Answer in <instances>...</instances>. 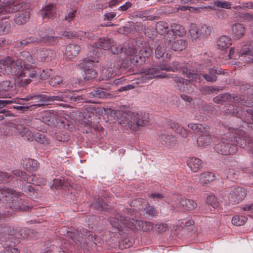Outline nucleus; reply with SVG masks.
I'll use <instances>...</instances> for the list:
<instances>
[{"label":"nucleus","instance_id":"obj_1","mask_svg":"<svg viewBox=\"0 0 253 253\" xmlns=\"http://www.w3.org/2000/svg\"><path fill=\"white\" fill-rule=\"evenodd\" d=\"M34 58L27 51L21 52L16 60L6 57L0 60V76L4 70L7 74L14 77L16 84L21 86L26 85L31 82L27 77L33 79L36 76L35 72L30 73L29 71L34 66Z\"/></svg>","mask_w":253,"mask_h":253},{"label":"nucleus","instance_id":"obj_2","mask_svg":"<svg viewBox=\"0 0 253 253\" xmlns=\"http://www.w3.org/2000/svg\"><path fill=\"white\" fill-rule=\"evenodd\" d=\"M242 123L243 128L248 127ZM224 134L221 142L215 145V150L222 155H233L238 150V147H246L248 151L253 153V138L247 134L243 129L235 128L231 126H225Z\"/></svg>","mask_w":253,"mask_h":253},{"label":"nucleus","instance_id":"obj_3","mask_svg":"<svg viewBox=\"0 0 253 253\" xmlns=\"http://www.w3.org/2000/svg\"><path fill=\"white\" fill-rule=\"evenodd\" d=\"M213 101L216 104L228 105L224 109L227 115L236 116L246 126L247 124L253 125V110L246 108L253 102L251 99L250 102L245 100L243 95L231 96L229 93H224L214 97ZM251 127L253 128V126Z\"/></svg>","mask_w":253,"mask_h":253},{"label":"nucleus","instance_id":"obj_4","mask_svg":"<svg viewBox=\"0 0 253 253\" xmlns=\"http://www.w3.org/2000/svg\"><path fill=\"white\" fill-rule=\"evenodd\" d=\"M181 70L182 73L190 78L195 74V70L191 69L190 66L186 65L184 66L178 61L172 62L171 65L166 63H160L157 66H155L152 68L148 69L141 73L139 77L136 80H133L131 84L122 86L118 89V91L122 92L133 89L141 83H147L148 81L154 78H168V74L163 73V71L176 72L178 70Z\"/></svg>","mask_w":253,"mask_h":253},{"label":"nucleus","instance_id":"obj_5","mask_svg":"<svg viewBox=\"0 0 253 253\" xmlns=\"http://www.w3.org/2000/svg\"><path fill=\"white\" fill-rule=\"evenodd\" d=\"M134 210L124 209L122 212L115 215L114 217H110L109 221L113 227L118 231L125 232V230H140L148 231L153 228V224L150 222L134 219L130 216L133 214Z\"/></svg>","mask_w":253,"mask_h":253},{"label":"nucleus","instance_id":"obj_6","mask_svg":"<svg viewBox=\"0 0 253 253\" xmlns=\"http://www.w3.org/2000/svg\"><path fill=\"white\" fill-rule=\"evenodd\" d=\"M216 60L214 58L210 57L209 58L204 59L202 64L198 65L196 67L195 74L192 78L196 82L201 83L203 78L205 79L207 82H214L217 80L216 75H221L224 73V72L221 68H215V65L216 64Z\"/></svg>","mask_w":253,"mask_h":253},{"label":"nucleus","instance_id":"obj_7","mask_svg":"<svg viewBox=\"0 0 253 253\" xmlns=\"http://www.w3.org/2000/svg\"><path fill=\"white\" fill-rule=\"evenodd\" d=\"M22 195H17L15 190L11 188H3L0 187V201L5 198V201L9 199L11 201L10 208L15 211H29L31 208L25 205L26 202L23 201Z\"/></svg>","mask_w":253,"mask_h":253},{"label":"nucleus","instance_id":"obj_8","mask_svg":"<svg viewBox=\"0 0 253 253\" xmlns=\"http://www.w3.org/2000/svg\"><path fill=\"white\" fill-rule=\"evenodd\" d=\"M32 100L33 102H48L51 101V96L45 94H31L25 98H16L10 100H0V108L12 103H16L20 105L24 104V101Z\"/></svg>","mask_w":253,"mask_h":253},{"label":"nucleus","instance_id":"obj_9","mask_svg":"<svg viewBox=\"0 0 253 253\" xmlns=\"http://www.w3.org/2000/svg\"><path fill=\"white\" fill-rule=\"evenodd\" d=\"M137 50L134 46H131L127 48H125V53L127 58L130 60L131 64L136 65L137 64H142L145 61V57H148L151 52L149 48L143 47L138 54Z\"/></svg>","mask_w":253,"mask_h":253},{"label":"nucleus","instance_id":"obj_10","mask_svg":"<svg viewBox=\"0 0 253 253\" xmlns=\"http://www.w3.org/2000/svg\"><path fill=\"white\" fill-rule=\"evenodd\" d=\"M230 59L242 57L241 60L244 62L253 63V48L251 45H243L236 49L232 47L228 54Z\"/></svg>","mask_w":253,"mask_h":253},{"label":"nucleus","instance_id":"obj_11","mask_svg":"<svg viewBox=\"0 0 253 253\" xmlns=\"http://www.w3.org/2000/svg\"><path fill=\"white\" fill-rule=\"evenodd\" d=\"M150 120L149 114L146 113H132L129 118L127 124L130 129L137 131L141 126L146 125Z\"/></svg>","mask_w":253,"mask_h":253},{"label":"nucleus","instance_id":"obj_12","mask_svg":"<svg viewBox=\"0 0 253 253\" xmlns=\"http://www.w3.org/2000/svg\"><path fill=\"white\" fill-rule=\"evenodd\" d=\"M27 51V50H25ZM30 54L31 53L28 51ZM34 57L33 56V55H31L32 57L34 59V63L33 65H34V66L32 69H30L29 71H30V73L32 72H36V76L34 78H36L37 75V71L35 70V69L36 68V65H35V61L36 60H38L40 62H48L49 61H51L52 59H54L55 57V53L54 51L52 50L49 49H46V48H40L38 49H37L36 52H34L33 54Z\"/></svg>","mask_w":253,"mask_h":253},{"label":"nucleus","instance_id":"obj_13","mask_svg":"<svg viewBox=\"0 0 253 253\" xmlns=\"http://www.w3.org/2000/svg\"><path fill=\"white\" fill-rule=\"evenodd\" d=\"M110 84L103 86L102 88L97 89L93 88V89H89L86 91V93L83 95L82 97L86 98L88 100H92V102L83 101L84 102H88L91 103H94L96 102L95 99L99 98H112L114 95L111 93L106 92L104 90H108L111 89ZM83 101H79L82 102Z\"/></svg>","mask_w":253,"mask_h":253},{"label":"nucleus","instance_id":"obj_14","mask_svg":"<svg viewBox=\"0 0 253 253\" xmlns=\"http://www.w3.org/2000/svg\"><path fill=\"white\" fill-rule=\"evenodd\" d=\"M63 101L73 102L79 101H89L92 102V100H88L86 98L83 97L81 95L77 94L74 91L67 90L64 92H60L56 95L51 96V101Z\"/></svg>","mask_w":253,"mask_h":253},{"label":"nucleus","instance_id":"obj_15","mask_svg":"<svg viewBox=\"0 0 253 253\" xmlns=\"http://www.w3.org/2000/svg\"><path fill=\"white\" fill-rule=\"evenodd\" d=\"M11 131L10 135H20L24 140L29 141H32L34 135L32 132L27 127L22 124H12L9 127Z\"/></svg>","mask_w":253,"mask_h":253},{"label":"nucleus","instance_id":"obj_16","mask_svg":"<svg viewBox=\"0 0 253 253\" xmlns=\"http://www.w3.org/2000/svg\"><path fill=\"white\" fill-rule=\"evenodd\" d=\"M14 0H0V14H5L7 13L17 12L22 7L25 2H22L15 4H12Z\"/></svg>","mask_w":253,"mask_h":253},{"label":"nucleus","instance_id":"obj_17","mask_svg":"<svg viewBox=\"0 0 253 253\" xmlns=\"http://www.w3.org/2000/svg\"><path fill=\"white\" fill-rule=\"evenodd\" d=\"M19 178L27 180L28 176L26 173L20 170L17 169L12 171L10 173L0 171V183L4 181L9 182L10 181L18 180Z\"/></svg>","mask_w":253,"mask_h":253},{"label":"nucleus","instance_id":"obj_18","mask_svg":"<svg viewBox=\"0 0 253 253\" xmlns=\"http://www.w3.org/2000/svg\"><path fill=\"white\" fill-rule=\"evenodd\" d=\"M246 195L247 191L244 188L239 186L232 187L228 194V199L232 204H236L244 199Z\"/></svg>","mask_w":253,"mask_h":253},{"label":"nucleus","instance_id":"obj_19","mask_svg":"<svg viewBox=\"0 0 253 253\" xmlns=\"http://www.w3.org/2000/svg\"><path fill=\"white\" fill-rule=\"evenodd\" d=\"M29 5L26 2L19 10V13L16 14L14 18L15 22L18 25H23L29 21L30 11L29 10Z\"/></svg>","mask_w":253,"mask_h":253},{"label":"nucleus","instance_id":"obj_20","mask_svg":"<svg viewBox=\"0 0 253 253\" xmlns=\"http://www.w3.org/2000/svg\"><path fill=\"white\" fill-rule=\"evenodd\" d=\"M56 112L51 110L45 111L42 116V120L46 126H53L55 127L60 126L59 123H62L58 119Z\"/></svg>","mask_w":253,"mask_h":253},{"label":"nucleus","instance_id":"obj_21","mask_svg":"<svg viewBox=\"0 0 253 253\" xmlns=\"http://www.w3.org/2000/svg\"><path fill=\"white\" fill-rule=\"evenodd\" d=\"M95 62H98L95 57H92L91 60H84V79L86 80V81H89L90 80L93 79L95 78L97 76V72L93 68V67H94L93 63Z\"/></svg>","mask_w":253,"mask_h":253},{"label":"nucleus","instance_id":"obj_22","mask_svg":"<svg viewBox=\"0 0 253 253\" xmlns=\"http://www.w3.org/2000/svg\"><path fill=\"white\" fill-rule=\"evenodd\" d=\"M173 80L177 84L179 89L181 91L189 94L194 91V86L190 81L178 77H174Z\"/></svg>","mask_w":253,"mask_h":253},{"label":"nucleus","instance_id":"obj_23","mask_svg":"<svg viewBox=\"0 0 253 253\" xmlns=\"http://www.w3.org/2000/svg\"><path fill=\"white\" fill-rule=\"evenodd\" d=\"M159 140L162 144L168 148H173L177 144V140L175 136L167 134L166 132L161 133L159 135Z\"/></svg>","mask_w":253,"mask_h":253},{"label":"nucleus","instance_id":"obj_24","mask_svg":"<svg viewBox=\"0 0 253 253\" xmlns=\"http://www.w3.org/2000/svg\"><path fill=\"white\" fill-rule=\"evenodd\" d=\"M81 50L80 46L75 44H70L66 46L64 55L66 59L71 60L77 57Z\"/></svg>","mask_w":253,"mask_h":253},{"label":"nucleus","instance_id":"obj_25","mask_svg":"<svg viewBox=\"0 0 253 253\" xmlns=\"http://www.w3.org/2000/svg\"><path fill=\"white\" fill-rule=\"evenodd\" d=\"M41 15L42 19L52 18L56 16V9L53 4H49L42 6L41 10Z\"/></svg>","mask_w":253,"mask_h":253},{"label":"nucleus","instance_id":"obj_26","mask_svg":"<svg viewBox=\"0 0 253 253\" xmlns=\"http://www.w3.org/2000/svg\"><path fill=\"white\" fill-rule=\"evenodd\" d=\"M14 87V83L10 81H4L0 83V97L2 98H10V94H2V92H9Z\"/></svg>","mask_w":253,"mask_h":253},{"label":"nucleus","instance_id":"obj_27","mask_svg":"<svg viewBox=\"0 0 253 253\" xmlns=\"http://www.w3.org/2000/svg\"><path fill=\"white\" fill-rule=\"evenodd\" d=\"M245 32V27L242 24L237 23L232 26V34L236 39L241 38L244 36Z\"/></svg>","mask_w":253,"mask_h":253},{"label":"nucleus","instance_id":"obj_28","mask_svg":"<svg viewBox=\"0 0 253 253\" xmlns=\"http://www.w3.org/2000/svg\"><path fill=\"white\" fill-rule=\"evenodd\" d=\"M113 43V41L107 37L99 38L97 42H95L93 46L97 48H100L104 50L109 49L111 45Z\"/></svg>","mask_w":253,"mask_h":253},{"label":"nucleus","instance_id":"obj_29","mask_svg":"<svg viewBox=\"0 0 253 253\" xmlns=\"http://www.w3.org/2000/svg\"><path fill=\"white\" fill-rule=\"evenodd\" d=\"M187 163L189 168L194 172H197L202 168L203 164L201 159L195 157L189 158Z\"/></svg>","mask_w":253,"mask_h":253},{"label":"nucleus","instance_id":"obj_30","mask_svg":"<svg viewBox=\"0 0 253 253\" xmlns=\"http://www.w3.org/2000/svg\"><path fill=\"white\" fill-rule=\"evenodd\" d=\"M23 167L29 171H36L39 167L38 162L34 159L25 158L22 160Z\"/></svg>","mask_w":253,"mask_h":253},{"label":"nucleus","instance_id":"obj_31","mask_svg":"<svg viewBox=\"0 0 253 253\" xmlns=\"http://www.w3.org/2000/svg\"><path fill=\"white\" fill-rule=\"evenodd\" d=\"M178 201L180 205L184 210L191 211L197 207V203L191 199L182 198Z\"/></svg>","mask_w":253,"mask_h":253},{"label":"nucleus","instance_id":"obj_32","mask_svg":"<svg viewBox=\"0 0 253 253\" xmlns=\"http://www.w3.org/2000/svg\"><path fill=\"white\" fill-rule=\"evenodd\" d=\"M61 232L63 233V235L70 238L76 243H81L82 238L80 236L76 229H70L69 230H68L66 228H65L63 229Z\"/></svg>","mask_w":253,"mask_h":253},{"label":"nucleus","instance_id":"obj_33","mask_svg":"<svg viewBox=\"0 0 253 253\" xmlns=\"http://www.w3.org/2000/svg\"><path fill=\"white\" fill-rule=\"evenodd\" d=\"M116 75V71L113 69L112 66H108L102 69L100 72V78L102 80H107L114 77Z\"/></svg>","mask_w":253,"mask_h":253},{"label":"nucleus","instance_id":"obj_34","mask_svg":"<svg viewBox=\"0 0 253 253\" xmlns=\"http://www.w3.org/2000/svg\"><path fill=\"white\" fill-rule=\"evenodd\" d=\"M212 142V138L210 134H202L197 139V143L199 147L205 148L209 145Z\"/></svg>","mask_w":253,"mask_h":253},{"label":"nucleus","instance_id":"obj_35","mask_svg":"<svg viewBox=\"0 0 253 253\" xmlns=\"http://www.w3.org/2000/svg\"><path fill=\"white\" fill-rule=\"evenodd\" d=\"M15 231L13 227H8L6 226H0V235H1V238L2 240L4 241L3 243H5V240H9V237H7V235H11L14 234Z\"/></svg>","mask_w":253,"mask_h":253},{"label":"nucleus","instance_id":"obj_36","mask_svg":"<svg viewBox=\"0 0 253 253\" xmlns=\"http://www.w3.org/2000/svg\"><path fill=\"white\" fill-rule=\"evenodd\" d=\"M231 44V39L228 36H222L217 41V46L219 49H225Z\"/></svg>","mask_w":253,"mask_h":253},{"label":"nucleus","instance_id":"obj_37","mask_svg":"<svg viewBox=\"0 0 253 253\" xmlns=\"http://www.w3.org/2000/svg\"><path fill=\"white\" fill-rule=\"evenodd\" d=\"M4 241L0 238V244L4 248L3 250L0 251V253H19L17 249L10 248L11 244L9 241L6 240L5 243H3Z\"/></svg>","mask_w":253,"mask_h":253},{"label":"nucleus","instance_id":"obj_38","mask_svg":"<svg viewBox=\"0 0 253 253\" xmlns=\"http://www.w3.org/2000/svg\"><path fill=\"white\" fill-rule=\"evenodd\" d=\"M214 174L211 172L201 173L200 175V182L203 185L207 184L214 180Z\"/></svg>","mask_w":253,"mask_h":253},{"label":"nucleus","instance_id":"obj_39","mask_svg":"<svg viewBox=\"0 0 253 253\" xmlns=\"http://www.w3.org/2000/svg\"><path fill=\"white\" fill-rule=\"evenodd\" d=\"M189 34L192 40H200L203 39L200 30L198 29L197 25L195 23H192L190 25Z\"/></svg>","mask_w":253,"mask_h":253},{"label":"nucleus","instance_id":"obj_40","mask_svg":"<svg viewBox=\"0 0 253 253\" xmlns=\"http://www.w3.org/2000/svg\"><path fill=\"white\" fill-rule=\"evenodd\" d=\"M92 206L98 211H107L110 209L109 206L105 203L102 198H98L92 204Z\"/></svg>","mask_w":253,"mask_h":253},{"label":"nucleus","instance_id":"obj_41","mask_svg":"<svg viewBox=\"0 0 253 253\" xmlns=\"http://www.w3.org/2000/svg\"><path fill=\"white\" fill-rule=\"evenodd\" d=\"M34 139H35L37 142L42 144L44 146H48L50 144L49 139H48L43 133L40 132L36 133L34 135Z\"/></svg>","mask_w":253,"mask_h":253},{"label":"nucleus","instance_id":"obj_42","mask_svg":"<svg viewBox=\"0 0 253 253\" xmlns=\"http://www.w3.org/2000/svg\"><path fill=\"white\" fill-rule=\"evenodd\" d=\"M26 175L28 176V180H24L23 179L21 178H19L18 179V180H24L25 181H27V183L25 185V192L27 194L31 196H32L33 195L34 193V192H35V185L34 184H31L30 183L31 177L29 176V175H28L26 174Z\"/></svg>","mask_w":253,"mask_h":253},{"label":"nucleus","instance_id":"obj_43","mask_svg":"<svg viewBox=\"0 0 253 253\" xmlns=\"http://www.w3.org/2000/svg\"><path fill=\"white\" fill-rule=\"evenodd\" d=\"M187 126L192 130L199 132L208 131L209 128L208 126H205L200 124H195L193 123L188 124Z\"/></svg>","mask_w":253,"mask_h":253},{"label":"nucleus","instance_id":"obj_44","mask_svg":"<svg viewBox=\"0 0 253 253\" xmlns=\"http://www.w3.org/2000/svg\"><path fill=\"white\" fill-rule=\"evenodd\" d=\"M32 127L40 131H43L47 129V126L42 119H36L32 124Z\"/></svg>","mask_w":253,"mask_h":253},{"label":"nucleus","instance_id":"obj_45","mask_svg":"<svg viewBox=\"0 0 253 253\" xmlns=\"http://www.w3.org/2000/svg\"><path fill=\"white\" fill-rule=\"evenodd\" d=\"M170 28L174 33L176 36H182L186 34V30L185 28L182 26L178 24H172L171 25Z\"/></svg>","mask_w":253,"mask_h":253},{"label":"nucleus","instance_id":"obj_46","mask_svg":"<svg viewBox=\"0 0 253 253\" xmlns=\"http://www.w3.org/2000/svg\"><path fill=\"white\" fill-rule=\"evenodd\" d=\"M169 29V24L164 21L157 22L156 26L157 32L161 35L165 34Z\"/></svg>","mask_w":253,"mask_h":253},{"label":"nucleus","instance_id":"obj_47","mask_svg":"<svg viewBox=\"0 0 253 253\" xmlns=\"http://www.w3.org/2000/svg\"><path fill=\"white\" fill-rule=\"evenodd\" d=\"M39 40L40 38L35 36L30 37L17 43L16 45L18 47H23L25 46L28 45L29 44L33 42H40Z\"/></svg>","mask_w":253,"mask_h":253},{"label":"nucleus","instance_id":"obj_48","mask_svg":"<svg viewBox=\"0 0 253 253\" xmlns=\"http://www.w3.org/2000/svg\"><path fill=\"white\" fill-rule=\"evenodd\" d=\"M97 36L92 32H85L84 31H79L77 32V38L80 40H84L87 39L88 40H93Z\"/></svg>","mask_w":253,"mask_h":253},{"label":"nucleus","instance_id":"obj_49","mask_svg":"<svg viewBox=\"0 0 253 253\" xmlns=\"http://www.w3.org/2000/svg\"><path fill=\"white\" fill-rule=\"evenodd\" d=\"M186 46L187 43L185 40H178L173 42L171 48L174 51H180L184 49Z\"/></svg>","mask_w":253,"mask_h":253},{"label":"nucleus","instance_id":"obj_50","mask_svg":"<svg viewBox=\"0 0 253 253\" xmlns=\"http://www.w3.org/2000/svg\"><path fill=\"white\" fill-rule=\"evenodd\" d=\"M247 219L246 216L237 215L233 217L232 223L235 226H242L247 222Z\"/></svg>","mask_w":253,"mask_h":253},{"label":"nucleus","instance_id":"obj_51","mask_svg":"<svg viewBox=\"0 0 253 253\" xmlns=\"http://www.w3.org/2000/svg\"><path fill=\"white\" fill-rule=\"evenodd\" d=\"M58 37L43 36H41L40 38L39 41L40 42L46 43L48 44L52 45L56 43L58 41Z\"/></svg>","mask_w":253,"mask_h":253},{"label":"nucleus","instance_id":"obj_52","mask_svg":"<svg viewBox=\"0 0 253 253\" xmlns=\"http://www.w3.org/2000/svg\"><path fill=\"white\" fill-rule=\"evenodd\" d=\"M11 28L10 23L6 21L0 20V35L7 34Z\"/></svg>","mask_w":253,"mask_h":253},{"label":"nucleus","instance_id":"obj_53","mask_svg":"<svg viewBox=\"0 0 253 253\" xmlns=\"http://www.w3.org/2000/svg\"><path fill=\"white\" fill-rule=\"evenodd\" d=\"M206 202L214 209L219 207L220 204L213 194H210L207 197Z\"/></svg>","mask_w":253,"mask_h":253},{"label":"nucleus","instance_id":"obj_54","mask_svg":"<svg viewBox=\"0 0 253 253\" xmlns=\"http://www.w3.org/2000/svg\"><path fill=\"white\" fill-rule=\"evenodd\" d=\"M175 38L176 35L171 28L170 29H169L168 31H167L164 36L165 42L166 43H167L168 45H169Z\"/></svg>","mask_w":253,"mask_h":253},{"label":"nucleus","instance_id":"obj_55","mask_svg":"<svg viewBox=\"0 0 253 253\" xmlns=\"http://www.w3.org/2000/svg\"><path fill=\"white\" fill-rule=\"evenodd\" d=\"M63 82L62 78L60 76H54L50 78L49 83L53 86H57L60 85Z\"/></svg>","mask_w":253,"mask_h":253},{"label":"nucleus","instance_id":"obj_56","mask_svg":"<svg viewBox=\"0 0 253 253\" xmlns=\"http://www.w3.org/2000/svg\"><path fill=\"white\" fill-rule=\"evenodd\" d=\"M149 13V11L148 10H144V11H136L135 13V16L137 17L140 18H145L146 20H153L154 18L151 16H148L147 15Z\"/></svg>","mask_w":253,"mask_h":253},{"label":"nucleus","instance_id":"obj_57","mask_svg":"<svg viewBox=\"0 0 253 253\" xmlns=\"http://www.w3.org/2000/svg\"><path fill=\"white\" fill-rule=\"evenodd\" d=\"M199 30L202 38L209 35L211 32V27L206 24L202 25Z\"/></svg>","mask_w":253,"mask_h":253},{"label":"nucleus","instance_id":"obj_58","mask_svg":"<svg viewBox=\"0 0 253 253\" xmlns=\"http://www.w3.org/2000/svg\"><path fill=\"white\" fill-rule=\"evenodd\" d=\"M166 51V47L164 45H159L155 49V56L157 58L163 56Z\"/></svg>","mask_w":253,"mask_h":253},{"label":"nucleus","instance_id":"obj_59","mask_svg":"<svg viewBox=\"0 0 253 253\" xmlns=\"http://www.w3.org/2000/svg\"><path fill=\"white\" fill-rule=\"evenodd\" d=\"M214 4L218 7L230 9L231 3L229 1H222L217 0L214 1Z\"/></svg>","mask_w":253,"mask_h":253},{"label":"nucleus","instance_id":"obj_60","mask_svg":"<svg viewBox=\"0 0 253 253\" xmlns=\"http://www.w3.org/2000/svg\"><path fill=\"white\" fill-rule=\"evenodd\" d=\"M144 211H145L146 213L152 216H155L158 214L157 211L155 209V208L150 205L148 206L144 209Z\"/></svg>","mask_w":253,"mask_h":253},{"label":"nucleus","instance_id":"obj_61","mask_svg":"<svg viewBox=\"0 0 253 253\" xmlns=\"http://www.w3.org/2000/svg\"><path fill=\"white\" fill-rule=\"evenodd\" d=\"M109 49L111 52L114 54H118L122 53L123 48L122 46H118L117 44H114L112 43L110 46Z\"/></svg>","mask_w":253,"mask_h":253},{"label":"nucleus","instance_id":"obj_62","mask_svg":"<svg viewBox=\"0 0 253 253\" xmlns=\"http://www.w3.org/2000/svg\"><path fill=\"white\" fill-rule=\"evenodd\" d=\"M76 10L74 9H71L67 12V14L65 17V20L70 22L72 21L75 16Z\"/></svg>","mask_w":253,"mask_h":253},{"label":"nucleus","instance_id":"obj_63","mask_svg":"<svg viewBox=\"0 0 253 253\" xmlns=\"http://www.w3.org/2000/svg\"><path fill=\"white\" fill-rule=\"evenodd\" d=\"M240 17L245 21H251L253 20V14L247 12H242Z\"/></svg>","mask_w":253,"mask_h":253},{"label":"nucleus","instance_id":"obj_64","mask_svg":"<svg viewBox=\"0 0 253 253\" xmlns=\"http://www.w3.org/2000/svg\"><path fill=\"white\" fill-rule=\"evenodd\" d=\"M224 174L227 178L233 179L236 178L235 176L236 173L235 170L233 169H229L228 171L227 170H225Z\"/></svg>","mask_w":253,"mask_h":253}]
</instances>
